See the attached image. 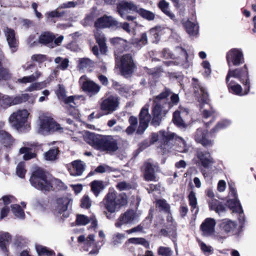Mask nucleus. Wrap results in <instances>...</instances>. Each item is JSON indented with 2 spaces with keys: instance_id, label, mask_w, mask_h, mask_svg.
<instances>
[{
  "instance_id": "nucleus-1",
  "label": "nucleus",
  "mask_w": 256,
  "mask_h": 256,
  "mask_svg": "<svg viewBox=\"0 0 256 256\" xmlns=\"http://www.w3.org/2000/svg\"><path fill=\"white\" fill-rule=\"evenodd\" d=\"M84 137L88 144L102 152H116L118 148V140L112 136H102L87 132Z\"/></svg>"
},
{
  "instance_id": "nucleus-2",
  "label": "nucleus",
  "mask_w": 256,
  "mask_h": 256,
  "mask_svg": "<svg viewBox=\"0 0 256 256\" xmlns=\"http://www.w3.org/2000/svg\"><path fill=\"white\" fill-rule=\"evenodd\" d=\"M171 94L170 90L166 88L164 91L157 96L154 100L152 114V118L151 124L155 126L160 124L162 118L166 116L170 106L166 102V98Z\"/></svg>"
},
{
  "instance_id": "nucleus-3",
  "label": "nucleus",
  "mask_w": 256,
  "mask_h": 256,
  "mask_svg": "<svg viewBox=\"0 0 256 256\" xmlns=\"http://www.w3.org/2000/svg\"><path fill=\"white\" fill-rule=\"evenodd\" d=\"M106 209L110 212L106 216L112 218L111 214L118 212L120 208L128 203V197L124 194H118L114 190H110L103 200Z\"/></svg>"
},
{
  "instance_id": "nucleus-4",
  "label": "nucleus",
  "mask_w": 256,
  "mask_h": 256,
  "mask_svg": "<svg viewBox=\"0 0 256 256\" xmlns=\"http://www.w3.org/2000/svg\"><path fill=\"white\" fill-rule=\"evenodd\" d=\"M30 182L32 186L42 191H49L52 187V182L48 178L46 174L41 170H38L32 172ZM53 182L60 188L64 187V184L58 180H54Z\"/></svg>"
},
{
  "instance_id": "nucleus-5",
  "label": "nucleus",
  "mask_w": 256,
  "mask_h": 256,
  "mask_svg": "<svg viewBox=\"0 0 256 256\" xmlns=\"http://www.w3.org/2000/svg\"><path fill=\"white\" fill-rule=\"evenodd\" d=\"M192 80L194 81V92L198 98V102L202 104H206L208 107L206 109L203 110L202 106H200V110L203 117L207 118L212 116L214 112V110L208 104V94L204 86L200 84L196 79L194 78Z\"/></svg>"
},
{
  "instance_id": "nucleus-6",
  "label": "nucleus",
  "mask_w": 256,
  "mask_h": 256,
  "mask_svg": "<svg viewBox=\"0 0 256 256\" xmlns=\"http://www.w3.org/2000/svg\"><path fill=\"white\" fill-rule=\"evenodd\" d=\"M34 99L35 98H32V94H22L10 96L0 94V110H5L12 106L20 104L29 100V102L33 104Z\"/></svg>"
},
{
  "instance_id": "nucleus-7",
  "label": "nucleus",
  "mask_w": 256,
  "mask_h": 256,
  "mask_svg": "<svg viewBox=\"0 0 256 256\" xmlns=\"http://www.w3.org/2000/svg\"><path fill=\"white\" fill-rule=\"evenodd\" d=\"M39 125L38 132L42 135H48L53 132H62L63 130V128L60 125L49 116L40 117Z\"/></svg>"
},
{
  "instance_id": "nucleus-8",
  "label": "nucleus",
  "mask_w": 256,
  "mask_h": 256,
  "mask_svg": "<svg viewBox=\"0 0 256 256\" xmlns=\"http://www.w3.org/2000/svg\"><path fill=\"white\" fill-rule=\"evenodd\" d=\"M118 62H120L118 66L122 74L126 78L130 76L136 68L132 55L126 54L123 55L120 58H116V62L118 64Z\"/></svg>"
},
{
  "instance_id": "nucleus-9",
  "label": "nucleus",
  "mask_w": 256,
  "mask_h": 256,
  "mask_svg": "<svg viewBox=\"0 0 256 256\" xmlns=\"http://www.w3.org/2000/svg\"><path fill=\"white\" fill-rule=\"evenodd\" d=\"M78 242H84V250L88 252L89 254L91 256H96L98 254L104 244L102 241L100 242L101 244H99V242H95L94 234L89 235L86 239L84 236L81 235L78 238Z\"/></svg>"
},
{
  "instance_id": "nucleus-10",
  "label": "nucleus",
  "mask_w": 256,
  "mask_h": 256,
  "mask_svg": "<svg viewBox=\"0 0 256 256\" xmlns=\"http://www.w3.org/2000/svg\"><path fill=\"white\" fill-rule=\"evenodd\" d=\"M234 78L239 80L244 85L250 84L248 72L246 64L242 68L229 69L226 77V81L234 80Z\"/></svg>"
},
{
  "instance_id": "nucleus-11",
  "label": "nucleus",
  "mask_w": 256,
  "mask_h": 256,
  "mask_svg": "<svg viewBox=\"0 0 256 256\" xmlns=\"http://www.w3.org/2000/svg\"><path fill=\"white\" fill-rule=\"evenodd\" d=\"M29 114L26 109L18 110L10 114L8 121L13 126L18 130L25 126Z\"/></svg>"
},
{
  "instance_id": "nucleus-12",
  "label": "nucleus",
  "mask_w": 256,
  "mask_h": 256,
  "mask_svg": "<svg viewBox=\"0 0 256 256\" xmlns=\"http://www.w3.org/2000/svg\"><path fill=\"white\" fill-rule=\"evenodd\" d=\"M226 61L230 68L232 64L238 66L244 62L242 51L240 48H232L226 54Z\"/></svg>"
},
{
  "instance_id": "nucleus-13",
  "label": "nucleus",
  "mask_w": 256,
  "mask_h": 256,
  "mask_svg": "<svg viewBox=\"0 0 256 256\" xmlns=\"http://www.w3.org/2000/svg\"><path fill=\"white\" fill-rule=\"evenodd\" d=\"M79 83L82 90L90 96L96 94L100 90V86L88 79L86 76L80 78Z\"/></svg>"
},
{
  "instance_id": "nucleus-14",
  "label": "nucleus",
  "mask_w": 256,
  "mask_h": 256,
  "mask_svg": "<svg viewBox=\"0 0 256 256\" xmlns=\"http://www.w3.org/2000/svg\"><path fill=\"white\" fill-rule=\"evenodd\" d=\"M118 105V98L116 96H110L102 100L100 104V108L106 114H108L116 110Z\"/></svg>"
},
{
  "instance_id": "nucleus-15",
  "label": "nucleus",
  "mask_w": 256,
  "mask_h": 256,
  "mask_svg": "<svg viewBox=\"0 0 256 256\" xmlns=\"http://www.w3.org/2000/svg\"><path fill=\"white\" fill-rule=\"evenodd\" d=\"M196 164H201L204 168H208L214 162V160L208 151H198L194 159Z\"/></svg>"
},
{
  "instance_id": "nucleus-16",
  "label": "nucleus",
  "mask_w": 256,
  "mask_h": 256,
  "mask_svg": "<svg viewBox=\"0 0 256 256\" xmlns=\"http://www.w3.org/2000/svg\"><path fill=\"white\" fill-rule=\"evenodd\" d=\"M174 140V134L164 131H160L158 134L153 133L151 136V142L154 143L157 140H160L162 144L164 149H166V146L168 142Z\"/></svg>"
},
{
  "instance_id": "nucleus-17",
  "label": "nucleus",
  "mask_w": 256,
  "mask_h": 256,
  "mask_svg": "<svg viewBox=\"0 0 256 256\" xmlns=\"http://www.w3.org/2000/svg\"><path fill=\"white\" fill-rule=\"evenodd\" d=\"M229 92L235 95L242 96L247 94L250 92V84L244 85L242 90L241 86L234 80L226 81Z\"/></svg>"
},
{
  "instance_id": "nucleus-18",
  "label": "nucleus",
  "mask_w": 256,
  "mask_h": 256,
  "mask_svg": "<svg viewBox=\"0 0 256 256\" xmlns=\"http://www.w3.org/2000/svg\"><path fill=\"white\" fill-rule=\"evenodd\" d=\"M150 118V115L148 112V107L145 106L142 108L140 114V125L137 130V133L142 134L147 128Z\"/></svg>"
},
{
  "instance_id": "nucleus-19",
  "label": "nucleus",
  "mask_w": 256,
  "mask_h": 256,
  "mask_svg": "<svg viewBox=\"0 0 256 256\" xmlns=\"http://www.w3.org/2000/svg\"><path fill=\"white\" fill-rule=\"evenodd\" d=\"M194 139L197 142L206 147L211 146L214 143V140L209 138L208 130L202 128H198L196 130Z\"/></svg>"
},
{
  "instance_id": "nucleus-20",
  "label": "nucleus",
  "mask_w": 256,
  "mask_h": 256,
  "mask_svg": "<svg viewBox=\"0 0 256 256\" xmlns=\"http://www.w3.org/2000/svg\"><path fill=\"white\" fill-rule=\"evenodd\" d=\"M70 201L71 200L66 197L57 199L54 210V214L58 216L62 214V217H67L68 216L65 214V212L68 210Z\"/></svg>"
},
{
  "instance_id": "nucleus-21",
  "label": "nucleus",
  "mask_w": 256,
  "mask_h": 256,
  "mask_svg": "<svg viewBox=\"0 0 256 256\" xmlns=\"http://www.w3.org/2000/svg\"><path fill=\"white\" fill-rule=\"evenodd\" d=\"M167 230L162 229L160 232L164 236H168L172 241L174 242L176 238V224L174 221L171 214L169 213L168 214L167 216Z\"/></svg>"
},
{
  "instance_id": "nucleus-22",
  "label": "nucleus",
  "mask_w": 256,
  "mask_h": 256,
  "mask_svg": "<svg viewBox=\"0 0 256 256\" xmlns=\"http://www.w3.org/2000/svg\"><path fill=\"white\" fill-rule=\"evenodd\" d=\"M138 6L132 2L122 1L117 5V10L121 17L133 12H136Z\"/></svg>"
},
{
  "instance_id": "nucleus-23",
  "label": "nucleus",
  "mask_w": 256,
  "mask_h": 256,
  "mask_svg": "<svg viewBox=\"0 0 256 256\" xmlns=\"http://www.w3.org/2000/svg\"><path fill=\"white\" fill-rule=\"evenodd\" d=\"M94 24L96 27L98 28L110 27L116 28V26H118L119 22L112 16L104 15V16L98 18L95 22Z\"/></svg>"
},
{
  "instance_id": "nucleus-24",
  "label": "nucleus",
  "mask_w": 256,
  "mask_h": 256,
  "mask_svg": "<svg viewBox=\"0 0 256 256\" xmlns=\"http://www.w3.org/2000/svg\"><path fill=\"white\" fill-rule=\"evenodd\" d=\"M174 144H176L174 150L180 152H186L188 149V146L186 143V142L181 137L177 136L174 134V140L173 141L168 142L166 146L168 150H170L173 146Z\"/></svg>"
},
{
  "instance_id": "nucleus-25",
  "label": "nucleus",
  "mask_w": 256,
  "mask_h": 256,
  "mask_svg": "<svg viewBox=\"0 0 256 256\" xmlns=\"http://www.w3.org/2000/svg\"><path fill=\"white\" fill-rule=\"evenodd\" d=\"M136 217V213L133 210H128L124 214H122L115 223V226L120 228L122 226L131 224Z\"/></svg>"
},
{
  "instance_id": "nucleus-26",
  "label": "nucleus",
  "mask_w": 256,
  "mask_h": 256,
  "mask_svg": "<svg viewBox=\"0 0 256 256\" xmlns=\"http://www.w3.org/2000/svg\"><path fill=\"white\" fill-rule=\"evenodd\" d=\"M216 222L212 218H206L202 224L200 229L204 236H208L212 235L214 232Z\"/></svg>"
},
{
  "instance_id": "nucleus-27",
  "label": "nucleus",
  "mask_w": 256,
  "mask_h": 256,
  "mask_svg": "<svg viewBox=\"0 0 256 256\" xmlns=\"http://www.w3.org/2000/svg\"><path fill=\"white\" fill-rule=\"evenodd\" d=\"M85 164L80 160H76L68 166V170L70 175L80 176L84 170Z\"/></svg>"
},
{
  "instance_id": "nucleus-28",
  "label": "nucleus",
  "mask_w": 256,
  "mask_h": 256,
  "mask_svg": "<svg viewBox=\"0 0 256 256\" xmlns=\"http://www.w3.org/2000/svg\"><path fill=\"white\" fill-rule=\"evenodd\" d=\"M4 32L10 50L12 53H14L17 50L18 46L14 31L11 28H6Z\"/></svg>"
},
{
  "instance_id": "nucleus-29",
  "label": "nucleus",
  "mask_w": 256,
  "mask_h": 256,
  "mask_svg": "<svg viewBox=\"0 0 256 256\" xmlns=\"http://www.w3.org/2000/svg\"><path fill=\"white\" fill-rule=\"evenodd\" d=\"M181 52L180 56L178 58V60H169L164 62L165 64L168 66H182L184 68H187L189 66L188 61L187 60L188 54L182 48H179Z\"/></svg>"
},
{
  "instance_id": "nucleus-30",
  "label": "nucleus",
  "mask_w": 256,
  "mask_h": 256,
  "mask_svg": "<svg viewBox=\"0 0 256 256\" xmlns=\"http://www.w3.org/2000/svg\"><path fill=\"white\" fill-rule=\"evenodd\" d=\"M78 62V67L80 70H87L91 72L94 66V62L88 58H80Z\"/></svg>"
},
{
  "instance_id": "nucleus-31",
  "label": "nucleus",
  "mask_w": 256,
  "mask_h": 256,
  "mask_svg": "<svg viewBox=\"0 0 256 256\" xmlns=\"http://www.w3.org/2000/svg\"><path fill=\"white\" fill-rule=\"evenodd\" d=\"M54 38V36L52 34L49 32H44L40 36L39 42L48 46L54 48L53 40Z\"/></svg>"
},
{
  "instance_id": "nucleus-32",
  "label": "nucleus",
  "mask_w": 256,
  "mask_h": 256,
  "mask_svg": "<svg viewBox=\"0 0 256 256\" xmlns=\"http://www.w3.org/2000/svg\"><path fill=\"white\" fill-rule=\"evenodd\" d=\"M94 36L96 42L99 45L100 52L102 54H106L107 51V47L105 43L106 40L104 34L100 30H97L95 32Z\"/></svg>"
},
{
  "instance_id": "nucleus-33",
  "label": "nucleus",
  "mask_w": 256,
  "mask_h": 256,
  "mask_svg": "<svg viewBox=\"0 0 256 256\" xmlns=\"http://www.w3.org/2000/svg\"><path fill=\"white\" fill-rule=\"evenodd\" d=\"M236 223L230 220H224L220 224V228L226 233L233 232L236 227Z\"/></svg>"
},
{
  "instance_id": "nucleus-34",
  "label": "nucleus",
  "mask_w": 256,
  "mask_h": 256,
  "mask_svg": "<svg viewBox=\"0 0 256 256\" xmlns=\"http://www.w3.org/2000/svg\"><path fill=\"white\" fill-rule=\"evenodd\" d=\"M226 204L234 212L240 214L243 212L242 206L238 198L228 200Z\"/></svg>"
},
{
  "instance_id": "nucleus-35",
  "label": "nucleus",
  "mask_w": 256,
  "mask_h": 256,
  "mask_svg": "<svg viewBox=\"0 0 256 256\" xmlns=\"http://www.w3.org/2000/svg\"><path fill=\"white\" fill-rule=\"evenodd\" d=\"M184 26L190 36H195L198 34V26L197 24L188 20L184 23Z\"/></svg>"
},
{
  "instance_id": "nucleus-36",
  "label": "nucleus",
  "mask_w": 256,
  "mask_h": 256,
  "mask_svg": "<svg viewBox=\"0 0 256 256\" xmlns=\"http://www.w3.org/2000/svg\"><path fill=\"white\" fill-rule=\"evenodd\" d=\"M76 221L78 225H86L89 222H91L93 226H97V221L94 216H92L90 219L84 215L79 214L77 216Z\"/></svg>"
},
{
  "instance_id": "nucleus-37",
  "label": "nucleus",
  "mask_w": 256,
  "mask_h": 256,
  "mask_svg": "<svg viewBox=\"0 0 256 256\" xmlns=\"http://www.w3.org/2000/svg\"><path fill=\"white\" fill-rule=\"evenodd\" d=\"M158 8L160 10L171 20H174L175 18L174 14L170 12L169 8V3L165 0H161L158 4Z\"/></svg>"
},
{
  "instance_id": "nucleus-38",
  "label": "nucleus",
  "mask_w": 256,
  "mask_h": 256,
  "mask_svg": "<svg viewBox=\"0 0 256 256\" xmlns=\"http://www.w3.org/2000/svg\"><path fill=\"white\" fill-rule=\"evenodd\" d=\"M145 179L148 181H156V177L154 176V170L150 163L145 164Z\"/></svg>"
},
{
  "instance_id": "nucleus-39",
  "label": "nucleus",
  "mask_w": 256,
  "mask_h": 256,
  "mask_svg": "<svg viewBox=\"0 0 256 256\" xmlns=\"http://www.w3.org/2000/svg\"><path fill=\"white\" fill-rule=\"evenodd\" d=\"M11 240V236L7 232H0V248L4 252L6 251L8 244Z\"/></svg>"
},
{
  "instance_id": "nucleus-40",
  "label": "nucleus",
  "mask_w": 256,
  "mask_h": 256,
  "mask_svg": "<svg viewBox=\"0 0 256 256\" xmlns=\"http://www.w3.org/2000/svg\"><path fill=\"white\" fill-rule=\"evenodd\" d=\"M91 190L96 196H98L104 186V182L100 180H94L90 183Z\"/></svg>"
},
{
  "instance_id": "nucleus-41",
  "label": "nucleus",
  "mask_w": 256,
  "mask_h": 256,
  "mask_svg": "<svg viewBox=\"0 0 256 256\" xmlns=\"http://www.w3.org/2000/svg\"><path fill=\"white\" fill-rule=\"evenodd\" d=\"M36 250L38 256H52L54 255L53 250L42 245H36Z\"/></svg>"
},
{
  "instance_id": "nucleus-42",
  "label": "nucleus",
  "mask_w": 256,
  "mask_h": 256,
  "mask_svg": "<svg viewBox=\"0 0 256 256\" xmlns=\"http://www.w3.org/2000/svg\"><path fill=\"white\" fill-rule=\"evenodd\" d=\"M0 142L5 146H9L12 142L10 135L4 130H0Z\"/></svg>"
},
{
  "instance_id": "nucleus-43",
  "label": "nucleus",
  "mask_w": 256,
  "mask_h": 256,
  "mask_svg": "<svg viewBox=\"0 0 256 256\" xmlns=\"http://www.w3.org/2000/svg\"><path fill=\"white\" fill-rule=\"evenodd\" d=\"M54 62L58 64L57 68L61 70H66L69 65V60L68 58H64L62 57H56L54 59Z\"/></svg>"
},
{
  "instance_id": "nucleus-44",
  "label": "nucleus",
  "mask_w": 256,
  "mask_h": 256,
  "mask_svg": "<svg viewBox=\"0 0 256 256\" xmlns=\"http://www.w3.org/2000/svg\"><path fill=\"white\" fill-rule=\"evenodd\" d=\"M231 124V122L228 120H223L218 122L217 124L211 130V133H215L218 131L225 128L229 126Z\"/></svg>"
},
{
  "instance_id": "nucleus-45",
  "label": "nucleus",
  "mask_w": 256,
  "mask_h": 256,
  "mask_svg": "<svg viewBox=\"0 0 256 256\" xmlns=\"http://www.w3.org/2000/svg\"><path fill=\"white\" fill-rule=\"evenodd\" d=\"M188 198L190 206L192 208V211L196 208V210L195 214H198V209L197 206V198L196 196V194L193 191H191L188 194Z\"/></svg>"
},
{
  "instance_id": "nucleus-46",
  "label": "nucleus",
  "mask_w": 256,
  "mask_h": 256,
  "mask_svg": "<svg viewBox=\"0 0 256 256\" xmlns=\"http://www.w3.org/2000/svg\"><path fill=\"white\" fill-rule=\"evenodd\" d=\"M63 15V12H58L57 10L51 12H47L45 14L46 20L48 22H55L54 18L61 17Z\"/></svg>"
},
{
  "instance_id": "nucleus-47",
  "label": "nucleus",
  "mask_w": 256,
  "mask_h": 256,
  "mask_svg": "<svg viewBox=\"0 0 256 256\" xmlns=\"http://www.w3.org/2000/svg\"><path fill=\"white\" fill-rule=\"evenodd\" d=\"M136 12L143 18L148 20H154L155 17V15L153 12L142 8H138Z\"/></svg>"
},
{
  "instance_id": "nucleus-48",
  "label": "nucleus",
  "mask_w": 256,
  "mask_h": 256,
  "mask_svg": "<svg viewBox=\"0 0 256 256\" xmlns=\"http://www.w3.org/2000/svg\"><path fill=\"white\" fill-rule=\"evenodd\" d=\"M12 211L15 216L20 219H24L25 214L24 210L18 204H12L11 206Z\"/></svg>"
},
{
  "instance_id": "nucleus-49",
  "label": "nucleus",
  "mask_w": 256,
  "mask_h": 256,
  "mask_svg": "<svg viewBox=\"0 0 256 256\" xmlns=\"http://www.w3.org/2000/svg\"><path fill=\"white\" fill-rule=\"evenodd\" d=\"M128 241L130 244H141L148 248L150 247L149 242L144 238H129Z\"/></svg>"
},
{
  "instance_id": "nucleus-50",
  "label": "nucleus",
  "mask_w": 256,
  "mask_h": 256,
  "mask_svg": "<svg viewBox=\"0 0 256 256\" xmlns=\"http://www.w3.org/2000/svg\"><path fill=\"white\" fill-rule=\"evenodd\" d=\"M46 87V82H34L31 84L26 89V92H33L34 90H39Z\"/></svg>"
},
{
  "instance_id": "nucleus-51",
  "label": "nucleus",
  "mask_w": 256,
  "mask_h": 256,
  "mask_svg": "<svg viewBox=\"0 0 256 256\" xmlns=\"http://www.w3.org/2000/svg\"><path fill=\"white\" fill-rule=\"evenodd\" d=\"M20 153L21 154H24L23 158L26 160L34 158L36 156L34 153L30 152V149L29 148L26 147L20 148Z\"/></svg>"
},
{
  "instance_id": "nucleus-52",
  "label": "nucleus",
  "mask_w": 256,
  "mask_h": 256,
  "mask_svg": "<svg viewBox=\"0 0 256 256\" xmlns=\"http://www.w3.org/2000/svg\"><path fill=\"white\" fill-rule=\"evenodd\" d=\"M58 154V150L57 148L50 149L44 153L45 159L47 160H54L56 158Z\"/></svg>"
},
{
  "instance_id": "nucleus-53",
  "label": "nucleus",
  "mask_w": 256,
  "mask_h": 256,
  "mask_svg": "<svg viewBox=\"0 0 256 256\" xmlns=\"http://www.w3.org/2000/svg\"><path fill=\"white\" fill-rule=\"evenodd\" d=\"M158 255L161 256H172L173 252L169 248L160 246L158 248Z\"/></svg>"
},
{
  "instance_id": "nucleus-54",
  "label": "nucleus",
  "mask_w": 256,
  "mask_h": 256,
  "mask_svg": "<svg viewBox=\"0 0 256 256\" xmlns=\"http://www.w3.org/2000/svg\"><path fill=\"white\" fill-rule=\"evenodd\" d=\"M15 198L11 195H8L4 196L1 199H0V206L4 204L5 206L8 205L10 203L15 202Z\"/></svg>"
},
{
  "instance_id": "nucleus-55",
  "label": "nucleus",
  "mask_w": 256,
  "mask_h": 256,
  "mask_svg": "<svg viewBox=\"0 0 256 256\" xmlns=\"http://www.w3.org/2000/svg\"><path fill=\"white\" fill-rule=\"evenodd\" d=\"M26 172L24 163V162H20L16 167V174L19 177L23 178L24 177Z\"/></svg>"
},
{
  "instance_id": "nucleus-56",
  "label": "nucleus",
  "mask_w": 256,
  "mask_h": 256,
  "mask_svg": "<svg viewBox=\"0 0 256 256\" xmlns=\"http://www.w3.org/2000/svg\"><path fill=\"white\" fill-rule=\"evenodd\" d=\"M164 29L161 26H156L152 28L150 30V34L154 36V38L157 40L159 36L162 34V30Z\"/></svg>"
},
{
  "instance_id": "nucleus-57",
  "label": "nucleus",
  "mask_w": 256,
  "mask_h": 256,
  "mask_svg": "<svg viewBox=\"0 0 256 256\" xmlns=\"http://www.w3.org/2000/svg\"><path fill=\"white\" fill-rule=\"evenodd\" d=\"M199 245L201 250L204 254H211L212 253L213 248L211 246L206 244L202 242H200Z\"/></svg>"
},
{
  "instance_id": "nucleus-58",
  "label": "nucleus",
  "mask_w": 256,
  "mask_h": 256,
  "mask_svg": "<svg viewBox=\"0 0 256 256\" xmlns=\"http://www.w3.org/2000/svg\"><path fill=\"white\" fill-rule=\"evenodd\" d=\"M156 204L158 208L165 212H168L170 210L169 205L164 200H158Z\"/></svg>"
},
{
  "instance_id": "nucleus-59",
  "label": "nucleus",
  "mask_w": 256,
  "mask_h": 256,
  "mask_svg": "<svg viewBox=\"0 0 256 256\" xmlns=\"http://www.w3.org/2000/svg\"><path fill=\"white\" fill-rule=\"evenodd\" d=\"M56 94L60 100H63L66 97V92L63 86L59 84Z\"/></svg>"
},
{
  "instance_id": "nucleus-60",
  "label": "nucleus",
  "mask_w": 256,
  "mask_h": 256,
  "mask_svg": "<svg viewBox=\"0 0 256 256\" xmlns=\"http://www.w3.org/2000/svg\"><path fill=\"white\" fill-rule=\"evenodd\" d=\"M78 98L74 96H70L66 97L62 100L68 104H69L71 107H75L76 106L77 102L76 100Z\"/></svg>"
},
{
  "instance_id": "nucleus-61",
  "label": "nucleus",
  "mask_w": 256,
  "mask_h": 256,
  "mask_svg": "<svg viewBox=\"0 0 256 256\" xmlns=\"http://www.w3.org/2000/svg\"><path fill=\"white\" fill-rule=\"evenodd\" d=\"M173 121L178 126H182L183 125V120L180 116V112L179 111H176L174 113Z\"/></svg>"
},
{
  "instance_id": "nucleus-62",
  "label": "nucleus",
  "mask_w": 256,
  "mask_h": 256,
  "mask_svg": "<svg viewBox=\"0 0 256 256\" xmlns=\"http://www.w3.org/2000/svg\"><path fill=\"white\" fill-rule=\"evenodd\" d=\"M31 60L33 62L41 63L46 60V55L42 54H36L32 56Z\"/></svg>"
},
{
  "instance_id": "nucleus-63",
  "label": "nucleus",
  "mask_w": 256,
  "mask_h": 256,
  "mask_svg": "<svg viewBox=\"0 0 256 256\" xmlns=\"http://www.w3.org/2000/svg\"><path fill=\"white\" fill-rule=\"evenodd\" d=\"M202 65L204 70V75L205 76H209L211 74V68L210 62L207 60H204L202 62Z\"/></svg>"
},
{
  "instance_id": "nucleus-64",
  "label": "nucleus",
  "mask_w": 256,
  "mask_h": 256,
  "mask_svg": "<svg viewBox=\"0 0 256 256\" xmlns=\"http://www.w3.org/2000/svg\"><path fill=\"white\" fill-rule=\"evenodd\" d=\"M91 206V201L88 195H84L81 200V206L82 208H88Z\"/></svg>"
}]
</instances>
